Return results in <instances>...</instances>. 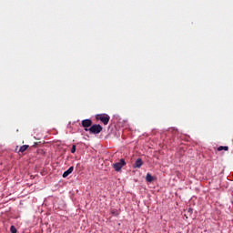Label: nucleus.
Instances as JSON below:
<instances>
[{"label":"nucleus","instance_id":"3","mask_svg":"<svg viewBox=\"0 0 233 233\" xmlns=\"http://www.w3.org/2000/svg\"><path fill=\"white\" fill-rule=\"evenodd\" d=\"M127 165V162H125V159H120L119 162H116L113 164V168L116 170V172H119L124 167Z\"/></svg>","mask_w":233,"mask_h":233},{"label":"nucleus","instance_id":"4","mask_svg":"<svg viewBox=\"0 0 233 233\" xmlns=\"http://www.w3.org/2000/svg\"><path fill=\"white\" fill-rule=\"evenodd\" d=\"M82 127L84 128H88L90 127H92V121L90 119H85L82 121Z\"/></svg>","mask_w":233,"mask_h":233},{"label":"nucleus","instance_id":"10","mask_svg":"<svg viewBox=\"0 0 233 233\" xmlns=\"http://www.w3.org/2000/svg\"><path fill=\"white\" fill-rule=\"evenodd\" d=\"M10 232H11V233H17V228H15V226H11V228H10Z\"/></svg>","mask_w":233,"mask_h":233},{"label":"nucleus","instance_id":"11","mask_svg":"<svg viewBox=\"0 0 233 233\" xmlns=\"http://www.w3.org/2000/svg\"><path fill=\"white\" fill-rule=\"evenodd\" d=\"M76 145H73L71 148V154H76Z\"/></svg>","mask_w":233,"mask_h":233},{"label":"nucleus","instance_id":"8","mask_svg":"<svg viewBox=\"0 0 233 233\" xmlns=\"http://www.w3.org/2000/svg\"><path fill=\"white\" fill-rule=\"evenodd\" d=\"M30 146L28 145H24V146H21L20 148H19V152H21L23 154V152H26V150H28Z\"/></svg>","mask_w":233,"mask_h":233},{"label":"nucleus","instance_id":"2","mask_svg":"<svg viewBox=\"0 0 233 233\" xmlns=\"http://www.w3.org/2000/svg\"><path fill=\"white\" fill-rule=\"evenodd\" d=\"M96 119H97L98 121H101L103 125H108L110 121V116H108L107 114H100V115H96Z\"/></svg>","mask_w":233,"mask_h":233},{"label":"nucleus","instance_id":"6","mask_svg":"<svg viewBox=\"0 0 233 233\" xmlns=\"http://www.w3.org/2000/svg\"><path fill=\"white\" fill-rule=\"evenodd\" d=\"M72 172H74V167H70L66 171H65L63 173V177H68V176H70V174H72Z\"/></svg>","mask_w":233,"mask_h":233},{"label":"nucleus","instance_id":"1","mask_svg":"<svg viewBox=\"0 0 233 233\" xmlns=\"http://www.w3.org/2000/svg\"><path fill=\"white\" fill-rule=\"evenodd\" d=\"M86 132H90L91 134H100L103 131V127L101 125L95 124L90 127V128H85Z\"/></svg>","mask_w":233,"mask_h":233},{"label":"nucleus","instance_id":"5","mask_svg":"<svg viewBox=\"0 0 233 233\" xmlns=\"http://www.w3.org/2000/svg\"><path fill=\"white\" fill-rule=\"evenodd\" d=\"M140 167H143V159L137 158L133 166V168H139Z\"/></svg>","mask_w":233,"mask_h":233},{"label":"nucleus","instance_id":"7","mask_svg":"<svg viewBox=\"0 0 233 233\" xmlns=\"http://www.w3.org/2000/svg\"><path fill=\"white\" fill-rule=\"evenodd\" d=\"M146 181H147V183H152V181H154V177H152L150 173H147L146 176Z\"/></svg>","mask_w":233,"mask_h":233},{"label":"nucleus","instance_id":"9","mask_svg":"<svg viewBox=\"0 0 233 233\" xmlns=\"http://www.w3.org/2000/svg\"><path fill=\"white\" fill-rule=\"evenodd\" d=\"M221 150H228V147H227V146H220V147H218V152H221Z\"/></svg>","mask_w":233,"mask_h":233}]
</instances>
